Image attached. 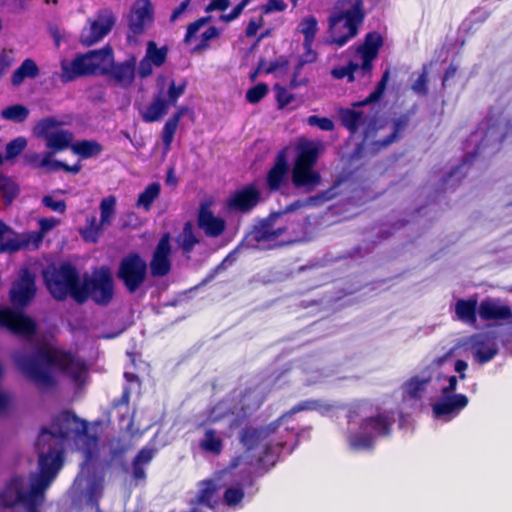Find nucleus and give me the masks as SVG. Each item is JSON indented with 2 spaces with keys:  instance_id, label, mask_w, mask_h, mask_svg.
I'll return each mask as SVG.
<instances>
[{
  "instance_id": "1",
  "label": "nucleus",
  "mask_w": 512,
  "mask_h": 512,
  "mask_svg": "<svg viewBox=\"0 0 512 512\" xmlns=\"http://www.w3.org/2000/svg\"><path fill=\"white\" fill-rule=\"evenodd\" d=\"M389 79L390 69L387 68L373 92L365 99L353 102L351 104L352 108H341L339 110L341 124L351 134H356L363 127L362 141L356 145L350 156L352 161L373 157L388 148L399 139L401 133L410 124V115L408 113L402 114L392 120L393 130L391 134L381 140H374L383 127L379 116L380 111L374 104L381 100Z\"/></svg>"
},
{
  "instance_id": "2",
  "label": "nucleus",
  "mask_w": 512,
  "mask_h": 512,
  "mask_svg": "<svg viewBox=\"0 0 512 512\" xmlns=\"http://www.w3.org/2000/svg\"><path fill=\"white\" fill-rule=\"evenodd\" d=\"M63 466L62 451L49 449L40 453L38 473L31 475L30 490H26V480L22 475H14L0 493V504L5 508L21 505L26 512H39L44 501L45 490L50 486Z\"/></svg>"
},
{
  "instance_id": "3",
  "label": "nucleus",
  "mask_w": 512,
  "mask_h": 512,
  "mask_svg": "<svg viewBox=\"0 0 512 512\" xmlns=\"http://www.w3.org/2000/svg\"><path fill=\"white\" fill-rule=\"evenodd\" d=\"M15 362L29 380L44 388H53L56 385L55 378L44 365L67 374L73 382H79L85 372V364L75 359L70 352L49 347L38 349L36 355L19 356Z\"/></svg>"
},
{
  "instance_id": "4",
  "label": "nucleus",
  "mask_w": 512,
  "mask_h": 512,
  "mask_svg": "<svg viewBox=\"0 0 512 512\" xmlns=\"http://www.w3.org/2000/svg\"><path fill=\"white\" fill-rule=\"evenodd\" d=\"M37 293L36 275L28 267H22L16 280L11 284L9 300L14 308H0V327L24 338H30L37 332V323L22 311L35 298Z\"/></svg>"
},
{
  "instance_id": "5",
  "label": "nucleus",
  "mask_w": 512,
  "mask_h": 512,
  "mask_svg": "<svg viewBox=\"0 0 512 512\" xmlns=\"http://www.w3.org/2000/svg\"><path fill=\"white\" fill-rule=\"evenodd\" d=\"M88 425L83 419H80L74 412L63 410L52 418L51 429L42 428L35 442V447L40 453H47L49 449L55 452L64 449L60 441L77 440L87 434Z\"/></svg>"
},
{
  "instance_id": "6",
  "label": "nucleus",
  "mask_w": 512,
  "mask_h": 512,
  "mask_svg": "<svg viewBox=\"0 0 512 512\" xmlns=\"http://www.w3.org/2000/svg\"><path fill=\"white\" fill-rule=\"evenodd\" d=\"M318 157L319 149L315 144L306 142L298 146L290 175L291 184L295 189L311 193L321 184V174L315 169Z\"/></svg>"
},
{
  "instance_id": "7",
  "label": "nucleus",
  "mask_w": 512,
  "mask_h": 512,
  "mask_svg": "<svg viewBox=\"0 0 512 512\" xmlns=\"http://www.w3.org/2000/svg\"><path fill=\"white\" fill-rule=\"evenodd\" d=\"M47 291L57 301H64L70 296L75 302L81 284V276L70 262H61L58 266H48L42 272Z\"/></svg>"
},
{
  "instance_id": "8",
  "label": "nucleus",
  "mask_w": 512,
  "mask_h": 512,
  "mask_svg": "<svg viewBox=\"0 0 512 512\" xmlns=\"http://www.w3.org/2000/svg\"><path fill=\"white\" fill-rule=\"evenodd\" d=\"M365 20L363 0H354L352 6L343 11H337L329 16L328 44L341 48L352 38L356 37L359 27Z\"/></svg>"
},
{
  "instance_id": "9",
  "label": "nucleus",
  "mask_w": 512,
  "mask_h": 512,
  "mask_svg": "<svg viewBox=\"0 0 512 512\" xmlns=\"http://www.w3.org/2000/svg\"><path fill=\"white\" fill-rule=\"evenodd\" d=\"M187 81L176 84L174 79H168L160 74L156 79V90L152 101L141 112V118L146 123L160 121L168 112L170 106H175L178 99L185 93Z\"/></svg>"
},
{
  "instance_id": "10",
  "label": "nucleus",
  "mask_w": 512,
  "mask_h": 512,
  "mask_svg": "<svg viewBox=\"0 0 512 512\" xmlns=\"http://www.w3.org/2000/svg\"><path fill=\"white\" fill-rule=\"evenodd\" d=\"M511 130L512 122L510 120L494 116L486 117L485 120L479 124L475 133L472 134V137L477 136V134H481V140L476 145L473 152H467L463 156L461 164L455 167L448 174V177L445 179V181H447L448 178L456 175L464 166L472 164L478 155L484 150V148L495 144H502L508 137V134Z\"/></svg>"
},
{
  "instance_id": "11",
  "label": "nucleus",
  "mask_w": 512,
  "mask_h": 512,
  "mask_svg": "<svg viewBox=\"0 0 512 512\" xmlns=\"http://www.w3.org/2000/svg\"><path fill=\"white\" fill-rule=\"evenodd\" d=\"M115 295L114 279L108 266L95 269L92 274H85L81 279L77 304H84L91 300L94 304L108 306Z\"/></svg>"
},
{
  "instance_id": "12",
  "label": "nucleus",
  "mask_w": 512,
  "mask_h": 512,
  "mask_svg": "<svg viewBox=\"0 0 512 512\" xmlns=\"http://www.w3.org/2000/svg\"><path fill=\"white\" fill-rule=\"evenodd\" d=\"M394 419L388 412L363 418L359 423V432L348 436L349 447L354 451L369 450L375 447L376 438L389 437L392 433Z\"/></svg>"
},
{
  "instance_id": "13",
  "label": "nucleus",
  "mask_w": 512,
  "mask_h": 512,
  "mask_svg": "<svg viewBox=\"0 0 512 512\" xmlns=\"http://www.w3.org/2000/svg\"><path fill=\"white\" fill-rule=\"evenodd\" d=\"M278 219H281V213H270L268 217L255 224L244 238L247 246L257 248L260 244H263L264 249L282 247L285 243L278 242V238L286 234L290 229L295 232L296 228L291 227L289 224L274 227Z\"/></svg>"
},
{
  "instance_id": "14",
  "label": "nucleus",
  "mask_w": 512,
  "mask_h": 512,
  "mask_svg": "<svg viewBox=\"0 0 512 512\" xmlns=\"http://www.w3.org/2000/svg\"><path fill=\"white\" fill-rule=\"evenodd\" d=\"M61 125V121L53 116H48L37 121L32 132L35 137L45 141L49 150L57 153L71 148L73 139V134L69 130L56 129Z\"/></svg>"
},
{
  "instance_id": "15",
  "label": "nucleus",
  "mask_w": 512,
  "mask_h": 512,
  "mask_svg": "<svg viewBox=\"0 0 512 512\" xmlns=\"http://www.w3.org/2000/svg\"><path fill=\"white\" fill-rule=\"evenodd\" d=\"M147 267L146 261L139 253L131 252L120 260L116 276L126 291L133 294L145 283Z\"/></svg>"
},
{
  "instance_id": "16",
  "label": "nucleus",
  "mask_w": 512,
  "mask_h": 512,
  "mask_svg": "<svg viewBox=\"0 0 512 512\" xmlns=\"http://www.w3.org/2000/svg\"><path fill=\"white\" fill-rule=\"evenodd\" d=\"M291 168L287 148L279 150L265 176V185L270 194L290 195Z\"/></svg>"
},
{
  "instance_id": "17",
  "label": "nucleus",
  "mask_w": 512,
  "mask_h": 512,
  "mask_svg": "<svg viewBox=\"0 0 512 512\" xmlns=\"http://www.w3.org/2000/svg\"><path fill=\"white\" fill-rule=\"evenodd\" d=\"M116 18L109 9H101L97 12L96 18L90 21L89 27H84L80 42L84 46H91L103 39L114 27Z\"/></svg>"
},
{
  "instance_id": "18",
  "label": "nucleus",
  "mask_w": 512,
  "mask_h": 512,
  "mask_svg": "<svg viewBox=\"0 0 512 512\" xmlns=\"http://www.w3.org/2000/svg\"><path fill=\"white\" fill-rule=\"evenodd\" d=\"M262 201V194L255 184H247L237 189L226 201L230 211L250 213Z\"/></svg>"
},
{
  "instance_id": "19",
  "label": "nucleus",
  "mask_w": 512,
  "mask_h": 512,
  "mask_svg": "<svg viewBox=\"0 0 512 512\" xmlns=\"http://www.w3.org/2000/svg\"><path fill=\"white\" fill-rule=\"evenodd\" d=\"M468 403L469 399L465 394H441L432 405V412L435 418L448 421L458 416Z\"/></svg>"
},
{
  "instance_id": "20",
  "label": "nucleus",
  "mask_w": 512,
  "mask_h": 512,
  "mask_svg": "<svg viewBox=\"0 0 512 512\" xmlns=\"http://www.w3.org/2000/svg\"><path fill=\"white\" fill-rule=\"evenodd\" d=\"M171 253L170 234L165 233L158 241L149 264L150 273L153 277H164L170 273L172 267Z\"/></svg>"
},
{
  "instance_id": "21",
  "label": "nucleus",
  "mask_w": 512,
  "mask_h": 512,
  "mask_svg": "<svg viewBox=\"0 0 512 512\" xmlns=\"http://www.w3.org/2000/svg\"><path fill=\"white\" fill-rule=\"evenodd\" d=\"M154 11L150 0H136L132 6L128 27L133 35L144 33L146 27L153 22Z\"/></svg>"
},
{
  "instance_id": "22",
  "label": "nucleus",
  "mask_w": 512,
  "mask_h": 512,
  "mask_svg": "<svg viewBox=\"0 0 512 512\" xmlns=\"http://www.w3.org/2000/svg\"><path fill=\"white\" fill-rule=\"evenodd\" d=\"M282 424V418L269 423L260 428L247 427L244 428L239 435L240 443L246 448L247 451L255 449L260 443L267 440L272 436Z\"/></svg>"
},
{
  "instance_id": "23",
  "label": "nucleus",
  "mask_w": 512,
  "mask_h": 512,
  "mask_svg": "<svg viewBox=\"0 0 512 512\" xmlns=\"http://www.w3.org/2000/svg\"><path fill=\"white\" fill-rule=\"evenodd\" d=\"M197 225L204 231L208 237L216 238L223 234L226 228V222L223 218L217 217L210 209L208 203H202L200 205Z\"/></svg>"
},
{
  "instance_id": "24",
  "label": "nucleus",
  "mask_w": 512,
  "mask_h": 512,
  "mask_svg": "<svg viewBox=\"0 0 512 512\" xmlns=\"http://www.w3.org/2000/svg\"><path fill=\"white\" fill-rule=\"evenodd\" d=\"M136 63L137 60L134 55L121 63H115L113 60L109 68L103 70V75L111 77L122 87H128L135 79Z\"/></svg>"
},
{
  "instance_id": "25",
  "label": "nucleus",
  "mask_w": 512,
  "mask_h": 512,
  "mask_svg": "<svg viewBox=\"0 0 512 512\" xmlns=\"http://www.w3.org/2000/svg\"><path fill=\"white\" fill-rule=\"evenodd\" d=\"M478 315L483 321H509L512 319V310L499 299L487 297L480 302Z\"/></svg>"
},
{
  "instance_id": "26",
  "label": "nucleus",
  "mask_w": 512,
  "mask_h": 512,
  "mask_svg": "<svg viewBox=\"0 0 512 512\" xmlns=\"http://www.w3.org/2000/svg\"><path fill=\"white\" fill-rule=\"evenodd\" d=\"M240 485L242 487H228L223 495L224 503L228 506L239 504L244 498L243 488H251V494L254 495L259 489L256 487V479L252 471H246L241 476Z\"/></svg>"
},
{
  "instance_id": "27",
  "label": "nucleus",
  "mask_w": 512,
  "mask_h": 512,
  "mask_svg": "<svg viewBox=\"0 0 512 512\" xmlns=\"http://www.w3.org/2000/svg\"><path fill=\"white\" fill-rule=\"evenodd\" d=\"M30 239L18 240L16 233L3 220H0V252L15 253L29 246Z\"/></svg>"
},
{
  "instance_id": "28",
  "label": "nucleus",
  "mask_w": 512,
  "mask_h": 512,
  "mask_svg": "<svg viewBox=\"0 0 512 512\" xmlns=\"http://www.w3.org/2000/svg\"><path fill=\"white\" fill-rule=\"evenodd\" d=\"M156 454V449L151 447L141 448L132 460V479L138 483L146 479V467Z\"/></svg>"
},
{
  "instance_id": "29",
  "label": "nucleus",
  "mask_w": 512,
  "mask_h": 512,
  "mask_svg": "<svg viewBox=\"0 0 512 512\" xmlns=\"http://www.w3.org/2000/svg\"><path fill=\"white\" fill-rule=\"evenodd\" d=\"M474 357L479 364L491 361L498 353L495 342L487 336L478 335L473 340Z\"/></svg>"
},
{
  "instance_id": "30",
  "label": "nucleus",
  "mask_w": 512,
  "mask_h": 512,
  "mask_svg": "<svg viewBox=\"0 0 512 512\" xmlns=\"http://www.w3.org/2000/svg\"><path fill=\"white\" fill-rule=\"evenodd\" d=\"M478 301L476 298L458 299L455 303V315L459 321L468 325L477 323Z\"/></svg>"
},
{
  "instance_id": "31",
  "label": "nucleus",
  "mask_w": 512,
  "mask_h": 512,
  "mask_svg": "<svg viewBox=\"0 0 512 512\" xmlns=\"http://www.w3.org/2000/svg\"><path fill=\"white\" fill-rule=\"evenodd\" d=\"M187 112V107L180 106L174 114L165 122L162 129V142L165 150H170L178 125Z\"/></svg>"
},
{
  "instance_id": "32",
  "label": "nucleus",
  "mask_w": 512,
  "mask_h": 512,
  "mask_svg": "<svg viewBox=\"0 0 512 512\" xmlns=\"http://www.w3.org/2000/svg\"><path fill=\"white\" fill-rule=\"evenodd\" d=\"M263 404V399L255 388H247L239 399V410L243 417H249Z\"/></svg>"
},
{
  "instance_id": "33",
  "label": "nucleus",
  "mask_w": 512,
  "mask_h": 512,
  "mask_svg": "<svg viewBox=\"0 0 512 512\" xmlns=\"http://www.w3.org/2000/svg\"><path fill=\"white\" fill-rule=\"evenodd\" d=\"M40 69L32 58H26L21 65L13 72L11 83L13 86H20L25 79H35L39 76Z\"/></svg>"
},
{
  "instance_id": "34",
  "label": "nucleus",
  "mask_w": 512,
  "mask_h": 512,
  "mask_svg": "<svg viewBox=\"0 0 512 512\" xmlns=\"http://www.w3.org/2000/svg\"><path fill=\"white\" fill-rule=\"evenodd\" d=\"M91 63L94 64L93 68L96 74L103 75V70L108 69L111 65L114 56L113 49L110 45H106L101 49L91 50L87 52Z\"/></svg>"
},
{
  "instance_id": "35",
  "label": "nucleus",
  "mask_w": 512,
  "mask_h": 512,
  "mask_svg": "<svg viewBox=\"0 0 512 512\" xmlns=\"http://www.w3.org/2000/svg\"><path fill=\"white\" fill-rule=\"evenodd\" d=\"M383 44V36L377 31H371L365 35L363 43L358 47L357 52L359 55L376 59Z\"/></svg>"
},
{
  "instance_id": "36",
  "label": "nucleus",
  "mask_w": 512,
  "mask_h": 512,
  "mask_svg": "<svg viewBox=\"0 0 512 512\" xmlns=\"http://www.w3.org/2000/svg\"><path fill=\"white\" fill-rule=\"evenodd\" d=\"M333 407L334 406L332 404H329L320 399H308L294 405L288 412L283 414L280 418H282L283 421L287 416H292L301 411H319L321 413H327L330 412L333 409Z\"/></svg>"
},
{
  "instance_id": "37",
  "label": "nucleus",
  "mask_w": 512,
  "mask_h": 512,
  "mask_svg": "<svg viewBox=\"0 0 512 512\" xmlns=\"http://www.w3.org/2000/svg\"><path fill=\"white\" fill-rule=\"evenodd\" d=\"M199 447L204 452L218 456L224 448L223 439L216 429L209 428L205 430L204 437L199 441Z\"/></svg>"
},
{
  "instance_id": "38",
  "label": "nucleus",
  "mask_w": 512,
  "mask_h": 512,
  "mask_svg": "<svg viewBox=\"0 0 512 512\" xmlns=\"http://www.w3.org/2000/svg\"><path fill=\"white\" fill-rule=\"evenodd\" d=\"M71 150L82 159H89L100 155L103 145L96 140H80L71 145Z\"/></svg>"
},
{
  "instance_id": "39",
  "label": "nucleus",
  "mask_w": 512,
  "mask_h": 512,
  "mask_svg": "<svg viewBox=\"0 0 512 512\" xmlns=\"http://www.w3.org/2000/svg\"><path fill=\"white\" fill-rule=\"evenodd\" d=\"M216 485L213 480H204L200 482V488L195 500L191 502L194 505H204L209 508L214 507L213 498L216 493Z\"/></svg>"
},
{
  "instance_id": "40",
  "label": "nucleus",
  "mask_w": 512,
  "mask_h": 512,
  "mask_svg": "<svg viewBox=\"0 0 512 512\" xmlns=\"http://www.w3.org/2000/svg\"><path fill=\"white\" fill-rule=\"evenodd\" d=\"M116 198L108 196L100 202V220L99 225L95 228V236L99 235L104 226L110 225L112 217L115 214Z\"/></svg>"
},
{
  "instance_id": "41",
  "label": "nucleus",
  "mask_w": 512,
  "mask_h": 512,
  "mask_svg": "<svg viewBox=\"0 0 512 512\" xmlns=\"http://www.w3.org/2000/svg\"><path fill=\"white\" fill-rule=\"evenodd\" d=\"M161 185L158 182L150 183L138 196L136 206L149 211L154 201L159 197Z\"/></svg>"
},
{
  "instance_id": "42",
  "label": "nucleus",
  "mask_w": 512,
  "mask_h": 512,
  "mask_svg": "<svg viewBox=\"0 0 512 512\" xmlns=\"http://www.w3.org/2000/svg\"><path fill=\"white\" fill-rule=\"evenodd\" d=\"M30 111L23 104H13L1 110V118L15 123H23L29 117Z\"/></svg>"
},
{
  "instance_id": "43",
  "label": "nucleus",
  "mask_w": 512,
  "mask_h": 512,
  "mask_svg": "<svg viewBox=\"0 0 512 512\" xmlns=\"http://www.w3.org/2000/svg\"><path fill=\"white\" fill-rule=\"evenodd\" d=\"M429 382L430 378L421 379L419 376H413L404 384L405 393L409 398L419 400Z\"/></svg>"
},
{
  "instance_id": "44",
  "label": "nucleus",
  "mask_w": 512,
  "mask_h": 512,
  "mask_svg": "<svg viewBox=\"0 0 512 512\" xmlns=\"http://www.w3.org/2000/svg\"><path fill=\"white\" fill-rule=\"evenodd\" d=\"M19 192V186L14 181L6 176H0V194L5 205H11Z\"/></svg>"
},
{
  "instance_id": "45",
  "label": "nucleus",
  "mask_w": 512,
  "mask_h": 512,
  "mask_svg": "<svg viewBox=\"0 0 512 512\" xmlns=\"http://www.w3.org/2000/svg\"><path fill=\"white\" fill-rule=\"evenodd\" d=\"M221 35V30L216 26L208 27L204 32L200 35V40L197 45H195L192 49L193 54H200L204 51L210 49V41L214 39H218Z\"/></svg>"
},
{
  "instance_id": "46",
  "label": "nucleus",
  "mask_w": 512,
  "mask_h": 512,
  "mask_svg": "<svg viewBox=\"0 0 512 512\" xmlns=\"http://www.w3.org/2000/svg\"><path fill=\"white\" fill-rule=\"evenodd\" d=\"M167 54V46H162L158 48L157 44L154 41H149L147 43L145 57H147L153 63L154 66H163L167 60Z\"/></svg>"
},
{
  "instance_id": "47",
  "label": "nucleus",
  "mask_w": 512,
  "mask_h": 512,
  "mask_svg": "<svg viewBox=\"0 0 512 512\" xmlns=\"http://www.w3.org/2000/svg\"><path fill=\"white\" fill-rule=\"evenodd\" d=\"M299 30L303 34V42H307V46L310 42H314L318 32V21L316 17L313 15L304 17L299 23Z\"/></svg>"
},
{
  "instance_id": "48",
  "label": "nucleus",
  "mask_w": 512,
  "mask_h": 512,
  "mask_svg": "<svg viewBox=\"0 0 512 512\" xmlns=\"http://www.w3.org/2000/svg\"><path fill=\"white\" fill-rule=\"evenodd\" d=\"M359 70V64L350 61L345 66L335 67L331 70V75L335 79H343L347 77L349 82H353L355 80V74Z\"/></svg>"
},
{
  "instance_id": "49",
  "label": "nucleus",
  "mask_w": 512,
  "mask_h": 512,
  "mask_svg": "<svg viewBox=\"0 0 512 512\" xmlns=\"http://www.w3.org/2000/svg\"><path fill=\"white\" fill-rule=\"evenodd\" d=\"M73 66L81 76L96 74L88 54L77 55L73 60Z\"/></svg>"
},
{
  "instance_id": "50",
  "label": "nucleus",
  "mask_w": 512,
  "mask_h": 512,
  "mask_svg": "<svg viewBox=\"0 0 512 512\" xmlns=\"http://www.w3.org/2000/svg\"><path fill=\"white\" fill-rule=\"evenodd\" d=\"M268 91V85L260 82L247 90L246 101L250 104H257L268 94Z\"/></svg>"
},
{
  "instance_id": "51",
  "label": "nucleus",
  "mask_w": 512,
  "mask_h": 512,
  "mask_svg": "<svg viewBox=\"0 0 512 512\" xmlns=\"http://www.w3.org/2000/svg\"><path fill=\"white\" fill-rule=\"evenodd\" d=\"M198 243L199 239L194 235L191 223L187 222L183 228V241L181 243L182 250L185 253H190Z\"/></svg>"
},
{
  "instance_id": "52",
  "label": "nucleus",
  "mask_w": 512,
  "mask_h": 512,
  "mask_svg": "<svg viewBox=\"0 0 512 512\" xmlns=\"http://www.w3.org/2000/svg\"><path fill=\"white\" fill-rule=\"evenodd\" d=\"M27 146V140L24 137H17L6 145V158L13 159L17 157Z\"/></svg>"
},
{
  "instance_id": "53",
  "label": "nucleus",
  "mask_w": 512,
  "mask_h": 512,
  "mask_svg": "<svg viewBox=\"0 0 512 512\" xmlns=\"http://www.w3.org/2000/svg\"><path fill=\"white\" fill-rule=\"evenodd\" d=\"M211 21V16H203L195 20L194 22L190 23L187 26L186 33L184 36V42L190 43L192 38L196 35V33L206 24H208Z\"/></svg>"
},
{
  "instance_id": "54",
  "label": "nucleus",
  "mask_w": 512,
  "mask_h": 512,
  "mask_svg": "<svg viewBox=\"0 0 512 512\" xmlns=\"http://www.w3.org/2000/svg\"><path fill=\"white\" fill-rule=\"evenodd\" d=\"M428 82V71L426 67H423L422 72L412 84L411 89L419 96H426L428 94Z\"/></svg>"
},
{
  "instance_id": "55",
  "label": "nucleus",
  "mask_w": 512,
  "mask_h": 512,
  "mask_svg": "<svg viewBox=\"0 0 512 512\" xmlns=\"http://www.w3.org/2000/svg\"><path fill=\"white\" fill-rule=\"evenodd\" d=\"M307 124L313 127H318L322 131H332L335 127L332 119L328 117H319L311 115L306 120Z\"/></svg>"
},
{
  "instance_id": "56",
  "label": "nucleus",
  "mask_w": 512,
  "mask_h": 512,
  "mask_svg": "<svg viewBox=\"0 0 512 512\" xmlns=\"http://www.w3.org/2000/svg\"><path fill=\"white\" fill-rule=\"evenodd\" d=\"M41 202L43 206L54 212H57L59 214H64L66 212L67 205L64 200H55L52 196L45 195L43 196Z\"/></svg>"
},
{
  "instance_id": "57",
  "label": "nucleus",
  "mask_w": 512,
  "mask_h": 512,
  "mask_svg": "<svg viewBox=\"0 0 512 512\" xmlns=\"http://www.w3.org/2000/svg\"><path fill=\"white\" fill-rule=\"evenodd\" d=\"M276 90V101L279 109H283L294 101L295 96L287 91L286 88L279 85L275 86Z\"/></svg>"
},
{
  "instance_id": "58",
  "label": "nucleus",
  "mask_w": 512,
  "mask_h": 512,
  "mask_svg": "<svg viewBox=\"0 0 512 512\" xmlns=\"http://www.w3.org/2000/svg\"><path fill=\"white\" fill-rule=\"evenodd\" d=\"M313 43L314 42H310L307 46V42H303L304 53L297 62L300 67H304L306 64L313 63L317 60V53L312 48Z\"/></svg>"
},
{
  "instance_id": "59",
  "label": "nucleus",
  "mask_w": 512,
  "mask_h": 512,
  "mask_svg": "<svg viewBox=\"0 0 512 512\" xmlns=\"http://www.w3.org/2000/svg\"><path fill=\"white\" fill-rule=\"evenodd\" d=\"M61 69V81L63 83L71 82L77 77L81 76L80 73L75 69V66H73V61H71L70 64L63 63Z\"/></svg>"
},
{
  "instance_id": "60",
  "label": "nucleus",
  "mask_w": 512,
  "mask_h": 512,
  "mask_svg": "<svg viewBox=\"0 0 512 512\" xmlns=\"http://www.w3.org/2000/svg\"><path fill=\"white\" fill-rule=\"evenodd\" d=\"M287 8V4L283 0H268L261 6L264 14L272 12H283Z\"/></svg>"
},
{
  "instance_id": "61",
  "label": "nucleus",
  "mask_w": 512,
  "mask_h": 512,
  "mask_svg": "<svg viewBox=\"0 0 512 512\" xmlns=\"http://www.w3.org/2000/svg\"><path fill=\"white\" fill-rule=\"evenodd\" d=\"M362 63L359 65L358 72L363 76L367 77V79L371 78L372 70H373V62L375 58L360 55Z\"/></svg>"
},
{
  "instance_id": "62",
  "label": "nucleus",
  "mask_w": 512,
  "mask_h": 512,
  "mask_svg": "<svg viewBox=\"0 0 512 512\" xmlns=\"http://www.w3.org/2000/svg\"><path fill=\"white\" fill-rule=\"evenodd\" d=\"M302 69L303 67H300V65L297 63L290 81V87L292 89H296L300 86H306L308 84V79L306 77H301Z\"/></svg>"
},
{
  "instance_id": "63",
  "label": "nucleus",
  "mask_w": 512,
  "mask_h": 512,
  "mask_svg": "<svg viewBox=\"0 0 512 512\" xmlns=\"http://www.w3.org/2000/svg\"><path fill=\"white\" fill-rule=\"evenodd\" d=\"M153 63L144 56L143 59L140 60L138 65V75L141 79H145L149 77L153 72Z\"/></svg>"
},
{
  "instance_id": "64",
  "label": "nucleus",
  "mask_w": 512,
  "mask_h": 512,
  "mask_svg": "<svg viewBox=\"0 0 512 512\" xmlns=\"http://www.w3.org/2000/svg\"><path fill=\"white\" fill-rule=\"evenodd\" d=\"M264 25V19L260 16L258 19H250L245 29V35L248 38L254 37L258 30Z\"/></svg>"
}]
</instances>
